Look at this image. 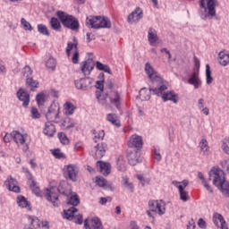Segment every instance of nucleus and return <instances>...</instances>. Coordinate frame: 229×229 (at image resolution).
Wrapping results in <instances>:
<instances>
[{"label":"nucleus","instance_id":"nucleus-56","mask_svg":"<svg viewBox=\"0 0 229 229\" xmlns=\"http://www.w3.org/2000/svg\"><path fill=\"white\" fill-rule=\"evenodd\" d=\"M96 183L98 187H105V185H106V180H105V178L97 177Z\"/></svg>","mask_w":229,"mask_h":229},{"label":"nucleus","instance_id":"nucleus-20","mask_svg":"<svg viewBox=\"0 0 229 229\" xmlns=\"http://www.w3.org/2000/svg\"><path fill=\"white\" fill-rule=\"evenodd\" d=\"M142 17V10L140 7H137L135 11L129 14L128 22H130V24H133V22H139L140 19H141Z\"/></svg>","mask_w":229,"mask_h":229},{"label":"nucleus","instance_id":"nucleus-42","mask_svg":"<svg viewBox=\"0 0 229 229\" xmlns=\"http://www.w3.org/2000/svg\"><path fill=\"white\" fill-rule=\"evenodd\" d=\"M46 65L47 69H50L51 71H55V69H56V60L53 57H49L46 63Z\"/></svg>","mask_w":229,"mask_h":229},{"label":"nucleus","instance_id":"nucleus-22","mask_svg":"<svg viewBox=\"0 0 229 229\" xmlns=\"http://www.w3.org/2000/svg\"><path fill=\"white\" fill-rule=\"evenodd\" d=\"M43 133L47 137H55V134L56 133V127L53 123L47 122L43 129Z\"/></svg>","mask_w":229,"mask_h":229},{"label":"nucleus","instance_id":"nucleus-5","mask_svg":"<svg viewBox=\"0 0 229 229\" xmlns=\"http://www.w3.org/2000/svg\"><path fill=\"white\" fill-rule=\"evenodd\" d=\"M86 24L95 30H99V28H112V22L108 17L89 16L86 20Z\"/></svg>","mask_w":229,"mask_h":229},{"label":"nucleus","instance_id":"nucleus-21","mask_svg":"<svg viewBox=\"0 0 229 229\" xmlns=\"http://www.w3.org/2000/svg\"><path fill=\"white\" fill-rule=\"evenodd\" d=\"M188 83L192 85L194 89L201 87V79H199V72H193L188 80Z\"/></svg>","mask_w":229,"mask_h":229},{"label":"nucleus","instance_id":"nucleus-45","mask_svg":"<svg viewBox=\"0 0 229 229\" xmlns=\"http://www.w3.org/2000/svg\"><path fill=\"white\" fill-rule=\"evenodd\" d=\"M26 83L27 85H30V87H31L30 90H35L34 89H37L38 87V81L33 80L32 77L27 78Z\"/></svg>","mask_w":229,"mask_h":229},{"label":"nucleus","instance_id":"nucleus-50","mask_svg":"<svg viewBox=\"0 0 229 229\" xmlns=\"http://www.w3.org/2000/svg\"><path fill=\"white\" fill-rule=\"evenodd\" d=\"M154 158L160 162L162 160V155L160 154V147H156L154 149Z\"/></svg>","mask_w":229,"mask_h":229},{"label":"nucleus","instance_id":"nucleus-6","mask_svg":"<svg viewBox=\"0 0 229 229\" xmlns=\"http://www.w3.org/2000/svg\"><path fill=\"white\" fill-rule=\"evenodd\" d=\"M46 118L51 123H58V119H60V106L56 103H52L46 114Z\"/></svg>","mask_w":229,"mask_h":229},{"label":"nucleus","instance_id":"nucleus-36","mask_svg":"<svg viewBox=\"0 0 229 229\" xmlns=\"http://www.w3.org/2000/svg\"><path fill=\"white\" fill-rule=\"evenodd\" d=\"M110 100L111 103H114L115 106L119 107L121 97L119 96V93L117 91H112V93L110 94Z\"/></svg>","mask_w":229,"mask_h":229},{"label":"nucleus","instance_id":"nucleus-60","mask_svg":"<svg viewBox=\"0 0 229 229\" xmlns=\"http://www.w3.org/2000/svg\"><path fill=\"white\" fill-rule=\"evenodd\" d=\"M196 228V222H194V219H191L187 225V229H195Z\"/></svg>","mask_w":229,"mask_h":229},{"label":"nucleus","instance_id":"nucleus-38","mask_svg":"<svg viewBox=\"0 0 229 229\" xmlns=\"http://www.w3.org/2000/svg\"><path fill=\"white\" fill-rule=\"evenodd\" d=\"M30 225L28 227H25L24 229H38L40 228V220L38 218H30Z\"/></svg>","mask_w":229,"mask_h":229},{"label":"nucleus","instance_id":"nucleus-57","mask_svg":"<svg viewBox=\"0 0 229 229\" xmlns=\"http://www.w3.org/2000/svg\"><path fill=\"white\" fill-rule=\"evenodd\" d=\"M123 185H124V187H126V189L131 191V192H133V184L131 182H128V179L124 180Z\"/></svg>","mask_w":229,"mask_h":229},{"label":"nucleus","instance_id":"nucleus-41","mask_svg":"<svg viewBox=\"0 0 229 229\" xmlns=\"http://www.w3.org/2000/svg\"><path fill=\"white\" fill-rule=\"evenodd\" d=\"M67 205H72L73 208L78 207V205H80L78 195H72L67 201Z\"/></svg>","mask_w":229,"mask_h":229},{"label":"nucleus","instance_id":"nucleus-33","mask_svg":"<svg viewBox=\"0 0 229 229\" xmlns=\"http://www.w3.org/2000/svg\"><path fill=\"white\" fill-rule=\"evenodd\" d=\"M218 62L220 65L226 67V65H228L229 64V54H226L225 52H220L218 54Z\"/></svg>","mask_w":229,"mask_h":229},{"label":"nucleus","instance_id":"nucleus-51","mask_svg":"<svg viewBox=\"0 0 229 229\" xmlns=\"http://www.w3.org/2000/svg\"><path fill=\"white\" fill-rule=\"evenodd\" d=\"M99 78L102 80V81H97V89H99V90H103L104 89L103 81H105V73H100Z\"/></svg>","mask_w":229,"mask_h":229},{"label":"nucleus","instance_id":"nucleus-34","mask_svg":"<svg viewBox=\"0 0 229 229\" xmlns=\"http://www.w3.org/2000/svg\"><path fill=\"white\" fill-rule=\"evenodd\" d=\"M106 119L109 123H112L114 126L119 128L121 126V121L119 120V116L115 114H108Z\"/></svg>","mask_w":229,"mask_h":229},{"label":"nucleus","instance_id":"nucleus-39","mask_svg":"<svg viewBox=\"0 0 229 229\" xmlns=\"http://www.w3.org/2000/svg\"><path fill=\"white\" fill-rule=\"evenodd\" d=\"M96 67L98 71H104V72H108V74L112 73L110 67L106 64H102L101 62L98 61L96 63Z\"/></svg>","mask_w":229,"mask_h":229},{"label":"nucleus","instance_id":"nucleus-15","mask_svg":"<svg viewBox=\"0 0 229 229\" xmlns=\"http://www.w3.org/2000/svg\"><path fill=\"white\" fill-rule=\"evenodd\" d=\"M94 67H96V63L93 59H88L81 64V71L85 76H90Z\"/></svg>","mask_w":229,"mask_h":229},{"label":"nucleus","instance_id":"nucleus-61","mask_svg":"<svg viewBox=\"0 0 229 229\" xmlns=\"http://www.w3.org/2000/svg\"><path fill=\"white\" fill-rule=\"evenodd\" d=\"M98 99L101 105H106V96L99 95Z\"/></svg>","mask_w":229,"mask_h":229},{"label":"nucleus","instance_id":"nucleus-2","mask_svg":"<svg viewBox=\"0 0 229 229\" xmlns=\"http://www.w3.org/2000/svg\"><path fill=\"white\" fill-rule=\"evenodd\" d=\"M58 194H64V196H71L72 194V190L69 183L65 182H61L59 187H51L47 189L45 192V198L47 201L52 203L55 207L60 205V200L58 199Z\"/></svg>","mask_w":229,"mask_h":229},{"label":"nucleus","instance_id":"nucleus-25","mask_svg":"<svg viewBox=\"0 0 229 229\" xmlns=\"http://www.w3.org/2000/svg\"><path fill=\"white\" fill-rule=\"evenodd\" d=\"M93 151L95 153L96 158H103L105 153H106V145L103 143H98L94 147Z\"/></svg>","mask_w":229,"mask_h":229},{"label":"nucleus","instance_id":"nucleus-54","mask_svg":"<svg viewBox=\"0 0 229 229\" xmlns=\"http://www.w3.org/2000/svg\"><path fill=\"white\" fill-rule=\"evenodd\" d=\"M222 148H223V150L225 151V153H226V155H229V139H225L223 141Z\"/></svg>","mask_w":229,"mask_h":229},{"label":"nucleus","instance_id":"nucleus-49","mask_svg":"<svg viewBox=\"0 0 229 229\" xmlns=\"http://www.w3.org/2000/svg\"><path fill=\"white\" fill-rule=\"evenodd\" d=\"M21 24L24 30L31 31V24L26 19L21 18Z\"/></svg>","mask_w":229,"mask_h":229},{"label":"nucleus","instance_id":"nucleus-30","mask_svg":"<svg viewBox=\"0 0 229 229\" xmlns=\"http://www.w3.org/2000/svg\"><path fill=\"white\" fill-rule=\"evenodd\" d=\"M151 89H157V87L149 88V90H148L146 88H142L140 90V98L145 101H148V99H151V92L153 94V90H151Z\"/></svg>","mask_w":229,"mask_h":229},{"label":"nucleus","instance_id":"nucleus-46","mask_svg":"<svg viewBox=\"0 0 229 229\" xmlns=\"http://www.w3.org/2000/svg\"><path fill=\"white\" fill-rule=\"evenodd\" d=\"M38 30L42 34L46 35L47 37H49V30H47V27L44 24H38Z\"/></svg>","mask_w":229,"mask_h":229},{"label":"nucleus","instance_id":"nucleus-47","mask_svg":"<svg viewBox=\"0 0 229 229\" xmlns=\"http://www.w3.org/2000/svg\"><path fill=\"white\" fill-rule=\"evenodd\" d=\"M58 138L60 140V142L63 143L64 146H67V144H69V138H67V135H65V133L59 132Z\"/></svg>","mask_w":229,"mask_h":229},{"label":"nucleus","instance_id":"nucleus-23","mask_svg":"<svg viewBox=\"0 0 229 229\" xmlns=\"http://www.w3.org/2000/svg\"><path fill=\"white\" fill-rule=\"evenodd\" d=\"M213 222L216 225V226H217L218 228L220 226L221 229H228V226L226 225V222L225 221V218L221 214L216 213L213 216Z\"/></svg>","mask_w":229,"mask_h":229},{"label":"nucleus","instance_id":"nucleus-1","mask_svg":"<svg viewBox=\"0 0 229 229\" xmlns=\"http://www.w3.org/2000/svg\"><path fill=\"white\" fill-rule=\"evenodd\" d=\"M145 71L148 74L150 81L156 87L155 89H150L153 91L154 96H158L162 98L164 101H173V103H178V95L174 91L165 92L167 90V86L164 85V80L159 76L149 63L145 64Z\"/></svg>","mask_w":229,"mask_h":229},{"label":"nucleus","instance_id":"nucleus-4","mask_svg":"<svg viewBox=\"0 0 229 229\" xmlns=\"http://www.w3.org/2000/svg\"><path fill=\"white\" fill-rule=\"evenodd\" d=\"M56 16L64 28H67L75 33L80 31V21L78 19L64 11H57Z\"/></svg>","mask_w":229,"mask_h":229},{"label":"nucleus","instance_id":"nucleus-62","mask_svg":"<svg viewBox=\"0 0 229 229\" xmlns=\"http://www.w3.org/2000/svg\"><path fill=\"white\" fill-rule=\"evenodd\" d=\"M198 225H199V228H207V222H205V220H203V218L199 219Z\"/></svg>","mask_w":229,"mask_h":229},{"label":"nucleus","instance_id":"nucleus-18","mask_svg":"<svg viewBox=\"0 0 229 229\" xmlns=\"http://www.w3.org/2000/svg\"><path fill=\"white\" fill-rule=\"evenodd\" d=\"M4 185L7 187L8 191H11L12 192H21L19 182H17V180L13 179L12 176L7 178V180L4 182Z\"/></svg>","mask_w":229,"mask_h":229},{"label":"nucleus","instance_id":"nucleus-28","mask_svg":"<svg viewBox=\"0 0 229 229\" xmlns=\"http://www.w3.org/2000/svg\"><path fill=\"white\" fill-rule=\"evenodd\" d=\"M29 185L32 192L36 194V196H42V191H40V188L37 186V182H35L31 175H29Z\"/></svg>","mask_w":229,"mask_h":229},{"label":"nucleus","instance_id":"nucleus-32","mask_svg":"<svg viewBox=\"0 0 229 229\" xmlns=\"http://www.w3.org/2000/svg\"><path fill=\"white\" fill-rule=\"evenodd\" d=\"M116 167L122 173L126 171V159L123 157V156H119L116 157Z\"/></svg>","mask_w":229,"mask_h":229},{"label":"nucleus","instance_id":"nucleus-26","mask_svg":"<svg viewBox=\"0 0 229 229\" xmlns=\"http://www.w3.org/2000/svg\"><path fill=\"white\" fill-rule=\"evenodd\" d=\"M148 40L150 46H155L157 42H158V34H157V30L155 29L150 28L148 30Z\"/></svg>","mask_w":229,"mask_h":229},{"label":"nucleus","instance_id":"nucleus-12","mask_svg":"<svg viewBox=\"0 0 229 229\" xmlns=\"http://www.w3.org/2000/svg\"><path fill=\"white\" fill-rule=\"evenodd\" d=\"M148 207L151 212H157L159 216H164V214H165V203L162 200H150L148 202Z\"/></svg>","mask_w":229,"mask_h":229},{"label":"nucleus","instance_id":"nucleus-19","mask_svg":"<svg viewBox=\"0 0 229 229\" xmlns=\"http://www.w3.org/2000/svg\"><path fill=\"white\" fill-rule=\"evenodd\" d=\"M97 167L98 171H100L101 174H104V176H108L110 173H112V165L110 163H105L103 161H98L97 163Z\"/></svg>","mask_w":229,"mask_h":229},{"label":"nucleus","instance_id":"nucleus-52","mask_svg":"<svg viewBox=\"0 0 229 229\" xmlns=\"http://www.w3.org/2000/svg\"><path fill=\"white\" fill-rule=\"evenodd\" d=\"M33 74V71H31V67L25 66L23 68V75L26 76V78H31V75Z\"/></svg>","mask_w":229,"mask_h":229},{"label":"nucleus","instance_id":"nucleus-31","mask_svg":"<svg viewBox=\"0 0 229 229\" xmlns=\"http://www.w3.org/2000/svg\"><path fill=\"white\" fill-rule=\"evenodd\" d=\"M76 126V123H74V120L66 117L61 123V128L63 130H71V128H74Z\"/></svg>","mask_w":229,"mask_h":229},{"label":"nucleus","instance_id":"nucleus-40","mask_svg":"<svg viewBox=\"0 0 229 229\" xmlns=\"http://www.w3.org/2000/svg\"><path fill=\"white\" fill-rule=\"evenodd\" d=\"M206 81L208 85H210L212 81H214V78L212 77V71H210V65H206Z\"/></svg>","mask_w":229,"mask_h":229},{"label":"nucleus","instance_id":"nucleus-24","mask_svg":"<svg viewBox=\"0 0 229 229\" xmlns=\"http://www.w3.org/2000/svg\"><path fill=\"white\" fill-rule=\"evenodd\" d=\"M17 98L20 101H22V106H28L30 105V93L26 92L24 89H20L17 92Z\"/></svg>","mask_w":229,"mask_h":229},{"label":"nucleus","instance_id":"nucleus-63","mask_svg":"<svg viewBox=\"0 0 229 229\" xmlns=\"http://www.w3.org/2000/svg\"><path fill=\"white\" fill-rule=\"evenodd\" d=\"M87 37V42H92V40H94L96 38V36H94V34L88 32L86 34Z\"/></svg>","mask_w":229,"mask_h":229},{"label":"nucleus","instance_id":"nucleus-59","mask_svg":"<svg viewBox=\"0 0 229 229\" xmlns=\"http://www.w3.org/2000/svg\"><path fill=\"white\" fill-rule=\"evenodd\" d=\"M110 201H112V197H107V198H100V205H106V202L110 203Z\"/></svg>","mask_w":229,"mask_h":229},{"label":"nucleus","instance_id":"nucleus-64","mask_svg":"<svg viewBox=\"0 0 229 229\" xmlns=\"http://www.w3.org/2000/svg\"><path fill=\"white\" fill-rule=\"evenodd\" d=\"M222 167H224V169H226L227 173H229V159L222 162Z\"/></svg>","mask_w":229,"mask_h":229},{"label":"nucleus","instance_id":"nucleus-27","mask_svg":"<svg viewBox=\"0 0 229 229\" xmlns=\"http://www.w3.org/2000/svg\"><path fill=\"white\" fill-rule=\"evenodd\" d=\"M11 135L14 142H16V144H21V145L26 142V137H28V135H22L21 132L17 131H13V132H11Z\"/></svg>","mask_w":229,"mask_h":229},{"label":"nucleus","instance_id":"nucleus-14","mask_svg":"<svg viewBox=\"0 0 229 229\" xmlns=\"http://www.w3.org/2000/svg\"><path fill=\"white\" fill-rule=\"evenodd\" d=\"M199 6L200 8H205V10H208V13L211 17L216 15V0H200Z\"/></svg>","mask_w":229,"mask_h":229},{"label":"nucleus","instance_id":"nucleus-43","mask_svg":"<svg viewBox=\"0 0 229 229\" xmlns=\"http://www.w3.org/2000/svg\"><path fill=\"white\" fill-rule=\"evenodd\" d=\"M64 110L66 115H72V114H74V106L69 102H66L64 104Z\"/></svg>","mask_w":229,"mask_h":229},{"label":"nucleus","instance_id":"nucleus-58","mask_svg":"<svg viewBox=\"0 0 229 229\" xmlns=\"http://www.w3.org/2000/svg\"><path fill=\"white\" fill-rule=\"evenodd\" d=\"M197 106H198L199 110H201V109L205 108V99L204 98H199L198 100Z\"/></svg>","mask_w":229,"mask_h":229},{"label":"nucleus","instance_id":"nucleus-37","mask_svg":"<svg viewBox=\"0 0 229 229\" xmlns=\"http://www.w3.org/2000/svg\"><path fill=\"white\" fill-rule=\"evenodd\" d=\"M60 21H58L56 18L53 17L50 21V26L52 30H55V31H60L62 30V24H60Z\"/></svg>","mask_w":229,"mask_h":229},{"label":"nucleus","instance_id":"nucleus-48","mask_svg":"<svg viewBox=\"0 0 229 229\" xmlns=\"http://www.w3.org/2000/svg\"><path fill=\"white\" fill-rule=\"evenodd\" d=\"M36 101L38 106H40L41 105H44V103L46 102V95H44V93L38 94L36 97Z\"/></svg>","mask_w":229,"mask_h":229},{"label":"nucleus","instance_id":"nucleus-17","mask_svg":"<svg viewBox=\"0 0 229 229\" xmlns=\"http://www.w3.org/2000/svg\"><path fill=\"white\" fill-rule=\"evenodd\" d=\"M84 226L86 229H103V224L98 217H94L90 221L86 219L84 221Z\"/></svg>","mask_w":229,"mask_h":229},{"label":"nucleus","instance_id":"nucleus-29","mask_svg":"<svg viewBox=\"0 0 229 229\" xmlns=\"http://www.w3.org/2000/svg\"><path fill=\"white\" fill-rule=\"evenodd\" d=\"M199 148H200L202 155H204V157H208V155L210 153V147L208 146V141H207V140L202 139L200 140Z\"/></svg>","mask_w":229,"mask_h":229},{"label":"nucleus","instance_id":"nucleus-44","mask_svg":"<svg viewBox=\"0 0 229 229\" xmlns=\"http://www.w3.org/2000/svg\"><path fill=\"white\" fill-rule=\"evenodd\" d=\"M94 141L98 143V140H103L105 138V131H99L98 132L96 130L93 131Z\"/></svg>","mask_w":229,"mask_h":229},{"label":"nucleus","instance_id":"nucleus-7","mask_svg":"<svg viewBox=\"0 0 229 229\" xmlns=\"http://www.w3.org/2000/svg\"><path fill=\"white\" fill-rule=\"evenodd\" d=\"M78 212V208L72 207L67 210H64L63 217L64 219H68V221L75 220L76 225H82L83 224V216L78 215L74 216V214Z\"/></svg>","mask_w":229,"mask_h":229},{"label":"nucleus","instance_id":"nucleus-10","mask_svg":"<svg viewBox=\"0 0 229 229\" xmlns=\"http://www.w3.org/2000/svg\"><path fill=\"white\" fill-rule=\"evenodd\" d=\"M74 50L73 56L72 58V64H78L80 58V52L78 51V40L73 38V43L69 42L67 44L66 54L71 56V51Z\"/></svg>","mask_w":229,"mask_h":229},{"label":"nucleus","instance_id":"nucleus-8","mask_svg":"<svg viewBox=\"0 0 229 229\" xmlns=\"http://www.w3.org/2000/svg\"><path fill=\"white\" fill-rule=\"evenodd\" d=\"M64 174L65 178L71 180L72 182H77L78 180V173H80V169L76 165H68L64 168Z\"/></svg>","mask_w":229,"mask_h":229},{"label":"nucleus","instance_id":"nucleus-35","mask_svg":"<svg viewBox=\"0 0 229 229\" xmlns=\"http://www.w3.org/2000/svg\"><path fill=\"white\" fill-rule=\"evenodd\" d=\"M17 203L21 208H28L29 210H31V208H30V202L26 199V198L22 195H20L17 197Z\"/></svg>","mask_w":229,"mask_h":229},{"label":"nucleus","instance_id":"nucleus-13","mask_svg":"<svg viewBox=\"0 0 229 229\" xmlns=\"http://www.w3.org/2000/svg\"><path fill=\"white\" fill-rule=\"evenodd\" d=\"M129 146V149H142V146H144V141L142 140V136H139L137 134H133L127 142Z\"/></svg>","mask_w":229,"mask_h":229},{"label":"nucleus","instance_id":"nucleus-9","mask_svg":"<svg viewBox=\"0 0 229 229\" xmlns=\"http://www.w3.org/2000/svg\"><path fill=\"white\" fill-rule=\"evenodd\" d=\"M127 158L130 165H137V164H140V162H142L140 150L135 148L127 149Z\"/></svg>","mask_w":229,"mask_h":229},{"label":"nucleus","instance_id":"nucleus-3","mask_svg":"<svg viewBox=\"0 0 229 229\" xmlns=\"http://www.w3.org/2000/svg\"><path fill=\"white\" fill-rule=\"evenodd\" d=\"M213 180L215 184L225 198H229V182L225 178V172L221 168H213L209 172V181Z\"/></svg>","mask_w":229,"mask_h":229},{"label":"nucleus","instance_id":"nucleus-11","mask_svg":"<svg viewBox=\"0 0 229 229\" xmlns=\"http://www.w3.org/2000/svg\"><path fill=\"white\" fill-rule=\"evenodd\" d=\"M172 183L173 185H174V187H177V189H179L180 199H182V201H188L189 192H187L184 189L185 187H187V185H189V181L184 180L182 182L174 181Z\"/></svg>","mask_w":229,"mask_h":229},{"label":"nucleus","instance_id":"nucleus-16","mask_svg":"<svg viewBox=\"0 0 229 229\" xmlns=\"http://www.w3.org/2000/svg\"><path fill=\"white\" fill-rule=\"evenodd\" d=\"M92 81L90 78H82L75 81V87L79 90H89L92 88Z\"/></svg>","mask_w":229,"mask_h":229},{"label":"nucleus","instance_id":"nucleus-55","mask_svg":"<svg viewBox=\"0 0 229 229\" xmlns=\"http://www.w3.org/2000/svg\"><path fill=\"white\" fill-rule=\"evenodd\" d=\"M31 117L32 119H40V113H38V109L36 107L31 108Z\"/></svg>","mask_w":229,"mask_h":229},{"label":"nucleus","instance_id":"nucleus-53","mask_svg":"<svg viewBox=\"0 0 229 229\" xmlns=\"http://www.w3.org/2000/svg\"><path fill=\"white\" fill-rule=\"evenodd\" d=\"M52 155H54V157L55 158H64V153H62L60 148H56V149L52 150Z\"/></svg>","mask_w":229,"mask_h":229}]
</instances>
